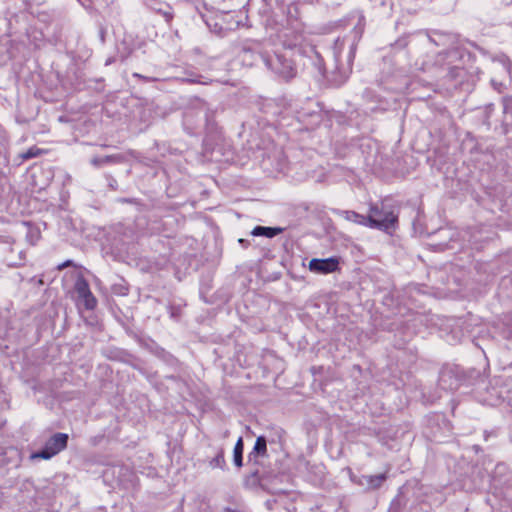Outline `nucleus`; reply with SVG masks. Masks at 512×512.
Here are the masks:
<instances>
[{
    "mask_svg": "<svg viewBox=\"0 0 512 512\" xmlns=\"http://www.w3.org/2000/svg\"><path fill=\"white\" fill-rule=\"evenodd\" d=\"M356 43L350 37L337 38L332 52L335 69L332 73V81L335 85H342L348 78L355 56Z\"/></svg>",
    "mask_w": 512,
    "mask_h": 512,
    "instance_id": "nucleus-1",
    "label": "nucleus"
},
{
    "mask_svg": "<svg viewBox=\"0 0 512 512\" xmlns=\"http://www.w3.org/2000/svg\"><path fill=\"white\" fill-rule=\"evenodd\" d=\"M463 57V51L457 48L438 53L435 58V65L440 70L438 76L447 80L464 78L466 69L462 66Z\"/></svg>",
    "mask_w": 512,
    "mask_h": 512,
    "instance_id": "nucleus-2",
    "label": "nucleus"
},
{
    "mask_svg": "<svg viewBox=\"0 0 512 512\" xmlns=\"http://www.w3.org/2000/svg\"><path fill=\"white\" fill-rule=\"evenodd\" d=\"M397 222L398 216L384 202L371 203L369 205L367 215V225L369 228L388 232L396 228Z\"/></svg>",
    "mask_w": 512,
    "mask_h": 512,
    "instance_id": "nucleus-3",
    "label": "nucleus"
},
{
    "mask_svg": "<svg viewBox=\"0 0 512 512\" xmlns=\"http://www.w3.org/2000/svg\"><path fill=\"white\" fill-rule=\"evenodd\" d=\"M262 57H264L263 64L265 67L279 78L288 81L296 76V66L285 54L277 52L271 54L268 50L267 55H263Z\"/></svg>",
    "mask_w": 512,
    "mask_h": 512,
    "instance_id": "nucleus-4",
    "label": "nucleus"
},
{
    "mask_svg": "<svg viewBox=\"0 0 512 512\" xmlns=\"http://www.w3.org/2000/svg\"><path fill=\"white\" fill-rule=\"evenodd\" d=\"M269 43L250 41L246 43L240 52V58L243 64L247 66L257 65L258 62L263 63V55H267Z\"/></svg>",
    "mask_w": 512,
    "mask_h": 512,
    "instance_id": "nucleus-5",
    "label": "nucleus"
},
{
    "mask_svg": "<svg viewBox=\"0 0 512 512\" xmlns=\"http://www.w3.org/2000/svg\"><path fill=\"white\" fill-rule=\"evenodd\" d=\"M68 439L69 437L66 433H55L46 441L41 450L31 455V458L45 460L52 458L67 447Z\"/></svg>",
    "mask_w": 512,
    "mask_h": 512,
    "instance_id": "nucleus-6",
    "label": "nucleus"
},
{
    "mask_svg": "<svg viewBox=\"0 0 512 512\" xmlns=\"http://www.w3.org/2000/svg\"><path fill=\"white\" fill-rule=\"evenodd\" d=\"M75 291L87 310H93L96 307L97 300L92 294L88 282L83 277L76 280Z\"/></svg>",
    "mask_w": 512,
    "mask_h": 512,
    "instance_id": "nucleus-7",
    "label": "nucleus"
},
{
    "mask_svg": "<svg viewBox=\"0 0 512 512\" xmlns=\"http://www.w3.org/2000/svg\"><path fill=\"white\" fill-rule=\"evenodd\" d=\"M339 261L335 257L325 259L314 258L309 262V269L318 274H329L338 269Z\"/></svg>",
    "mask_w": 512,
    "mask_h": 512,
    "instance_id": "nucleus-8",
    "label": "nucleus"
},
{
    "mask_svg": "<svg viewBox=\"0 0 512 512\" xmlns=\"http://www.w3.org/2000/svg\"><path fill=\"white\" fill-rule=\"evenodd\" d=\"M278 38L286 49H295L300 47L304 40V36L301 32L288 28L281 31Z\"/></svg>",
    "mask_w": 512,
    "mask_h": 512,
    "instance_id": "nucleus-9",
    "label": "nucleus"
},
{
    "mask_svg": "<svg viewBox=\"0 0 512 512\" xmlns=\"http://www.w3.org/2000/svg\"><path fill=\"white\" fill-rule=\"evenodd\" d=\"M123 160L121 155H107V156H95L91 159V164L96 168H101L105 165L119 163Z\"/></svg>",
    "mask_w": 512,
    "mask_h": 512,
    "instance_id": "nucleus-10",
    "label": "nucleus"
},
{
    "mask_svg": "<svg viewBox=\"0 0 512 512\" xmlns=\"http://www.w3.org/2000/svg\"><path fill=\"white\" fill-rule=\"evenodd\" d=\"M282 232V228L279 227H265L256 226L253 228L251 234L253 236H263L267 238H273Z\"/></svg>",
    "mask_w": 512,
    "mask_h": 512,
    "instance_id": "nucleus-11",
    "label": "nucleus"
},
{
    "mask_svg": "<svg viewBox=\"0 0 512 512\" xmlns=\"http://www.w3.org/2000/svg\"><path fill=\"white\" fill-rule=\"evenodd\" d=\"M267 452V441L264 436H259L256 439L253 450L249 453L248 459L252 461L258 455L264 456Z\"/></svg>",
    "mask_w": 512,
    "mask_h": 512,
    "instance_id": "nucleus-12",
    "label": "nucleus"
},
{
    "mask_svg": "<svg viewBox=\"0 0 512 512\" xmlns=\"http://www.w3.org/2000/svg\"><path fill=\"white\" fill-rule=\"evenodd\" d=\"M364 481H361V485H366L368 488L376 489L379 488L382 483L386 480V474L381 473L377 475H369L363 477Z\"/></svg>",
    "mask_w": 512,
    "mask_h": 512,
    "instance_id": "nucleus-13",
    "label": "nucleus"
},
{
    "mask_svg": "<svg viewBox=\"0 0 512 512\" xmlns=\"http://www.w3.org/2000/svg\"><path fill=\"white\" fill-rule=\"evenodd\" d=\"M429 39L437 46L453 44L455 42L454 35L442 32H434L433 35L429 37Z\"/></svg>",
    "mask_w": 512,
    "mask_h": 512,
    "instance_id": "nucleus-14",
    "label": "nucleus"
},
{
    "mask_svg": "<svg viewBox=\"0 0 512 512\" xmlns=\"http://www.w3.org/2000/svg\"><path fill=\"white\" fill-rule=\"evenodd\" d=\"M341 215L346 219L347 221L368 227L367 225V216L359 214L355 211H342Z\"/></svg>",
    "mask_w": 512,
    "mask_h": 512,
    "instance_id": "nucleus-15",
    "label": "nucleus"
},
{
    "mask_svg": "<svg viewBox=\"0 0 512 512\" xmlns=\"http://www.w3.org/2000/svg\"><path fill=\"white\" fill-rule=\"evenodd\" d=\"M243 450V439L242 437H239L233 449V462L238 468L242 467L243 465Z\"/></svg>",
    "mask_w": 512,
    "mask_h": 512,
    "instance_id": "nucleus-16",
    "label": "nucleus"
},
{
    "mask_svg": "<svg viewBox=\"0 0 512 512\" xmlns=\"http://www.w3.org/2000/svg\"><path fill=\"white\" fill-rule=\"evenodd\" d=\"M504 122L507 126H512V97L504 100Z\"/></svg>",
    "mask_w": 512,
    "mask_h": 512,
    "instance_id": "nucleus-17",
    "label": "nucleus"
},
{
    "mask_svg": "<svg viewBox=\"0 0 512 512\" xmlns=\"http://www.w3.org/2000/svg\"><path fill=\"white\" fill-rule=\"evenodd\" d=\"M210 466L212 468H220L224 469L226 466V461L224 457V451L221 449L217 455L210 461Z\"/></svg>",
    "mask_w": 512,
    "mask_h": 512,
    "instance_id": "nucleus-18",
    "label": "nucleus"
},
{
    "mask_svg": "<svg viewBox=\"0 0 512 512\" xmlns=\"http://www.w3.org/2000/svg\"><path fill=\"white\" fill-rule=\"evenodd\" d=\"M42 153V150L38 147H30L27 151L23 152L20 156L23 160H29L39 156Z\"/></svg>",
    "mask_w": 512,
    "mask_h": 512,
    "instance_id": "nucleus-19",
    "label": "nucleus"
},
{
    "mask_svg": "<svg viewBox=\"0 0 512 512\" xmlns=\"http://www.w3.org/2000/svg\"><path fill=\"white\" fill-rule=\"evenodd\" d=\"M491 59H492V61L500 62L504 66V68L507 69V71L510 73L511 63H510L509 58L506 55L500 54V55L492 57Z\"/></svg>",
    "mask_w": 512,
    "mask_h": 512,
    "instance_id": "nucleus-20",
    "label": "nucleus"
},
{
    "mask_svg": "<svg viewBox=\"0 0 512 512\" xmlns=\"http://www.w3.org/2000/svg\"><path fill=\"white\" fill-rule=\"evenodd\" d=\"M313 53L315 54L316 60H315V66L317 67L320 74H325V64L323 58L320 56V54L315 51L314 49H311Z\"/></svg>",
    "mask_w": 512,
    "mask_h": 512,
    "instance_id": "nucleus-21",
    "label": "nucleus"
},
{
    "mask_svg": "<svg viewBox=\"0 0 512 512\" xmlns=\"http://www.w3.org/2000/svg\"><path fill=\"white\" fill-rule=\"evenodd\" d=\"M482 401L484 404H487L490 406H495L500 402V396L499 395H495V396L491 395L490 397H486V398L482 399Z\"/></svg>",
    "mask_w": 512,
    "mask_h": 512,
    "instance_id": "nucleus-22",
    "label": "nucleus"
},
{
    "mask_svg": "<svg viewBox=\"0 0 512 512\" xmlns=\"http://www.w3.org/2000/svg\"><path fill=\"white\" fill-rule=\"evenodd\" d=\"M26 237L31 244H34L36 240L39 238V232L37 230L29 228Z\"/></svg>",
    "mask_w": 512,
    "mask_h": 512,
    "instance_id": "nucleus-23",
    "label": "nucleus"
},
{
    "mask_svg": "<svg viewBox=\"0 0 512 512\" xmlns=\"http://www.w3.org/2000/svg\"><path fill=\"white\" fill-rule=\"evenodd\" d=\"M132 76L134 78H138V79H141L145 82H154V81H158V78H154V77H147V76H144V75H141L139 73H133Z\"/></svg>",
    "mask_w": 512,
    "mask_h": 512,
    "instance_id": "nucleus-24",
    "label": "nucleus"
},
{
    "mask_svg": "<svg viewBox=\"0 0 512 512\" xmlns=\"http://www.w3.org/2000/svg\"><path fill=\"white\" fill-rule=\"evenodd\" d=\"M447 378H452V376H451V374H450V373H446V372H444V373H442V374H441V376H440V380H439V381H440V385H441V387H442V388H445V389L447 388V387L445 386V382H446V379H447Z\"/></svg>",
    "mask_w": 512,
    "mask_h": 512,
    "instance_id": "nucleus-25",
    "label": "nucleus"
},
{
    "mask_svg": "<svg viewBox=\"0 0 512 512\" xmlns=\"http://www.w3.org/2000/svg\"><path fill=\"white\" fill-rule=\"evenodd\" d=\"M71 264H72V261L67 260L66 262H64V263L60 264V265L58 266V268L61 270V269L65 268V267H67V266H69V265H71Z\"/></svg>",
    "mask_w": 512,
    "mask_h": 512,
    "instance_id": "nucleus-26",
    "label": "nucleus"
},
{
    "mask_svg": "<svg viewBox=\"0 0 512 512\" xmlns=\"http://www.w3.org/2000/svg\"><path fill=\"white\" fill-rule=\"evenodd\" d=\"M466 74H468L467 71H466ZM466 77H467V75H465L464 78H462V79L454 80L456 82L455 85L462 84L465 79H466V81H469V78H466Z\"/></svg>",
    "mask_w": 512,
    "mask_h": 512,
    "instance_id": "nucleus-27",
    "label": "nucleus"
},
{
    "mask_svg": "<svg viewBox=\"0 0 512 512\" xmlns=\"http://www.w3.org/2000/svg\"><path fill=\"white\" fill-rule=\"evenodd\" d=\"M448 388L451 390L457 388V380L455 379V385L451 384Z\"/></svg>",
    "mask_w": 512,
    "mask_h": 512,
    "instance_id": "nucleus-28",
    "label": "nucleus"
},
{
    "mask_svg": "<svg viewBox=\"0 0 512 512\" xmlns=\"http://www.w3.org/2000/svg\"><path fill=\"white\" fill-rule=\"evenodd\" d=\"M204 116H205L206 121H208V109H205Z\"/></svg>",
    "mask_w": 512,
    "mask_h": 512,
    "instance_id": "nucleus-29",
    "label": "nucleus"
},
{
    "mask_svg": "<svg viewBox=\"0 0 512 512\" xmlns=\"http://www.w3.org/2000/svg\"><path fill=\"white\" fill-rule=\"evenodd\" d=\"M239 242H240L241 244H244V240H243V239H239Z\"/></svg>",
    "mask_w": 512,
    "mask_h": 512,
    "instance_id": "nucleus-30",
    "label": "nucleus"
}]
</instances>
